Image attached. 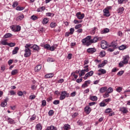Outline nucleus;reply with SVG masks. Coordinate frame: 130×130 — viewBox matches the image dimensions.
I'll return each mask as SVG.
<instances>
[{
	"instance_id": "52",
	"label": "nucleus",
	"mask_w": 130,
	"mask_h": 130,
	"mask_svg": "<svg viewBox=\"0 0 130 130\" xmlns=\"http://www.w3.org/2000/svg\"><path fill=\"white\" fill-rule=\"evenodd\" d=\"M30 19L31 20H37V19H38V17H37V16H36L35 15H32L31 16Z\"/></svg>"
},
{
	"instance_id": "9",
	"label": "nucleus",
	"mask_w": 130,
	"mask_h": 130,
	"mask_svg": "<svg viewBox=\"0 0 130 130\" xmlns=\"http://www.w3.org/2000/svg\"><path fill=\"white\" fill-rule=\"evenodd\" d=\"M90 84H91V80L86 81L84 82V83L82 85L81 87L83 88H87Z\"/></svg>"
},
{
	"instance_id": "33",
	"label": "nucleus",
	"mask_w": 130,
	"mask_h": 130,
	"mask_svg": "<svg viewBox=\"0 0 130 130\" xmlns=\"http://www.w3.org/2000/svg\"><path fill=\"white\" fill-rule=\"evenodd\" d=\"M13 36V35L11 33H8L6 34L4 36V38H10V37H12Z\"/></svg>"
},
{
	"instance_id": "1",
	"label": "nucleus",
	"mask_w": 130,
	"mask_h": 130,
	"mask_svg": "<svg viewBox=\"0 0 130 130\" xmlns=\"http://www.w3.org/2000/svg\"><path fill=\"white\" fill-rule=\"evenodd\" d=\"M123 60L121 61L119 63V67L122 68L124 64H127L128 63V60H129V56L128 55H125L123 56Z\"/></svg>"
},
{
	"instance_id": "60",
	"label": "nucleus",
	"mask_w": 130,
	"mask_h": 130,
	"mask_svg": "<svg viewBox=\"0 0 130 130\" xmlns=\"http://www.w3.org/2000/svg\"><path fill=\"white\" fill-rule=\"evenodd\" d=\"M89 92H90V89H89V88H87L84 91L83 94H88Z\"/></svg>"
},
{
	"instance_id": "34",
	"label": "nucleus",
	"mask_w": 130,
	"mask_h": 130,
	"mask_svg": "<svg viewBox=\"0 0 130 130\" xmlns=\"http://www.w3.org/2000/svg\"><path fill=\"white\" fill-rule=\"evenodd\" d=\"M17 74H18V70L17 69L14 70L11 72L12 76H15V75H17Z\"/></svg>"
},
{
	"instance_id": "39",
	"label": "nucleus",
	"mask_w": 130,
	"mask_h": 130,
	"mask_svg": "<svg viewBox=\"0 0 130 130\" xmlns=\"http://www.w3.org/2000/svg\"><path fill=\"white\" fill-rule=\"evenodd\" d=\"M36 129H37V130H42V126H41V124H37Z\"/></svg>"
},
{
	"instance_id": "11",
	"label": "nucleus",
	"mask_w": 130,
	"mask_h": 130,
	"mask_svg": "<svg viewBox=\"0 0 130 130\" xmlns=\"http://www.w3.org/2000/svg\"><path fill=\"white\" fill-rule=\"evenodd\" d=\"M9 101V98L7 97L6 99L4 100V101L2 102L1 104V106L2 107H6L7 105V102Z\"/></svg>"
},
{
	"instance_id": "37",
	"label": "nucleus",
	"mask_w": 130,
	"mask_h": 130,
	"mask_svg": "<svg viewBox=\"0 0 130 130\" xmlns=\"http://www.w3.org/2000/svg\"><path fill=\"white\" fill-rule=\"evenodd\" d=\"M44 10H45V7L43 6V7L39 8L37 9V12H42L43 11H44Z\"/></svg>"
},
{
	"instance_id": "29",
	"label": "nucleus",
	"mask_w": 130,
	"mask_h": 130,
	"mask_svg": "<svg viewBox=\"0 0 130 130\" xmlns=\"http://www.w3.org/2000/svg\"><path fill=\"white\" fill-rule=\"evenodd\" d=\"M108 32H109V29L106 28L101 31V34H106V33H108Z\"/></svg>"
},
{
	"instance_id": "7",
	"label": "nucleus",
	"mask_w": 130,
	"mask_h": 130,
	"mask_svg": "<svg viewBox=\"0 0 130 130\" xmlns=\"http://www.w3.org/2000/svg\"><path fill=\"white\" fill-rule=\"evenodd\" d=\"M96 51H97V50L95 48H89L87 49V52L90 53V54H93V53H95Z\"/></svg>"
},
{
	"instance_id": "23",
	"label": "nucleus",
	"mask_w": 130,
	"mask_h": 130,
	"mask_svg": "<svg viewBox=\"0 0 130 130\" xmlns=\"http://www.w3.org/2000/svg\"><path fill=\"white\" fill-rule=\"evenodd\" d=\"M64 130H70L71 129V125L69 124H65L63 126Z\"/></svg>"
},
{
	"instance_id": "49",
	"label": "nucleus",
	"mask_w": 130,
	"mask_h": 130,
	"mask_svg": "<svg viewBox=\"0 0 130 130\" xmlns=\"http://www.w3.org/2000/svg\"><path fill=\"white\" fill-rule=\"evenodd\" d=\"M116 91L117 92H118V93H120L121 91H122V87H118L117 89H116Z\"/></svg>"
},
{
	"instance_id": "25",
	"label": "nucleus",
	"mask_w": 130,
	"mask_h": 130,
	"mask_svg": "<svg viewBox=\"0 0 130 130\" xmlns=\"http://www.w3.org/2000/svg\"><path fill=\"white\" fill-rule=\"evenodd\" d=\"M98 72L101 73L102 75H105L106 74V70L105 69H100L98 70Z\"/></svg>"
},
{
	"instance_id": "6",
	"label": "nucleus",
	"mask_w": 130,
	"mask_h": 130,
	"mask_svg": "<svg viewBox=\"0 0 130 130\" xmlns=\"http://www.w3.org/2000/svg\"><path fill=\"white\" fill-rule=\"evenodd\" d=\"M101 46L103 49H106L108 46V44H107V42L102 41Z\"/></svg>"
},
{
	"instance_id": "64",
	"label": "nucleus",
	"mask_w": 130,
	"mask_h": 130,
	"mask_svg": "<svg viewBox=\"0 0 130 130\" xmlns=\"http://www.w3.org/2000/svg\"><path fill=\"white\" fill-rule=\"evenodd\" d=\"M17 95H18V96H22V95H23V92H22L21 91H18L17 92Z\"/></svg>"
},
{
	"instance_id": "35",
	"label": "nucleus",
	"mask_w": 130,
	"mask_h": 130,
	"mask_svg": "<svg viewBox=\"0 0 130 130\" xmlns=\"http://www.w3.org/2000/svg\"><path fill=\"white\" fill-rule=\"evenodd\" d=\"M103 101H104V102H105L106 104H108V103H109V102L111 101V99L110 98L106 99L104 100Z\"/></svg>"
},
{
	"instance_id": "19",
	"label": "nucleus",
	"mask_w": 130,
	"mask_h": 130,
	"mask_svg": "<svg viewBox=\"0 0 130 130\" xmlns=\"http://www.w3.org/2000/svg\"><path fill=\"white\" fill-rule=\"evenodd\" d=\"M98 38H97V37H94L93 39H90L91 44H92V43H96V42H98Z\"/></svg>"
},
{
	"instance_id": "46",
	"label": "nucleus",
	"mask_w": 130,
	"mask_h": 130,
	"mask_svg": "<svg viewBox=\"0 0 130 130\" xmlns=\"http://www.w3.org/2000/svg\"><path fill=\"white\" fill-rule=\"evenodd\" d=\"M7 45H8V46H10V47H14V46H15L16 45V43H8V44Z\"/></svg>"
},
{
	"instance_id": "5",
	"label": "nucleus",
	"mask_w": 130,
	"mask_h": 130,
	"mask_svg": "<svg viewBox=\"0 0 130 130\" xmlns=\"http://www.w3.org/2000/svg\"><path fill=\"white\" fill-rule=\"evenodd\" d=\"M24 57H29L31 55V50L30 49H25L24 50Z\"/></svg>"
},
{
	"instance_id": "16",
	"label": "nucleus",
	"mask_w": 130,
	"mask_h": 130,
	"mask_svg": "<svg viewBox=\"0 0 130 130\" xmlns=\"http://www.w3.org/2000/svg\"><path fill=\"white\" fill-rule=\"evenodd\" d=\"M107 62H108L107 60H105L102 62V63L99 64L98 67L99 68H103V67H104L105 64H107Z\"/></svg>"
},
{
	"instance_id": "41",
	"label": "nucleus",
	"mask_w": 130,
	"mask_h": 130,
	"mask_svg": "<svg viewBox=\"0 0 130 130\" xmlns=\"http://www.w3.org/2000/svg\"><path fill=\"white\" fill-rule=\"evenodd\" d=\"M107 105V104L105 103L104 101H103L100 104V106L101 107H105Z\"/></svg>"
},
{
	"instance_id": "57",
	"label": "nucleus",
	"mask_w": 130,
	"mask_h": 130,
	"mask_svg": "<svg viewBox=\"0 0 130 130\" xmlns=\"http://www.w3.org/2000/svg\"><path fill=\"white\" fill-rule=\"evenodd\" d=\"M85 75V72L83 70L81 71V73L79 74V77H82Z\"/></svg>"
},
{
	"instance_id": "53",
	"label": "nucleus",
	"mask_w": 130,
	"mask_h": 130,
	"mask_svg": "<svg viewBox=\"0 0 130 130\" xmlns=\"http://www.w3.org/2000/svg\"><path fill=\"white\" fill-rule=\"evenodd\" d=\"M70 34L72 35V34H74V32H75V28H71L70 29Z\"/></svg>"
},
{
	"instance_id": "40",
	"label": "nucleus",
	"mask_w": 130,
	"mask_h": 130,
	"mask_svg": "<svg viewBox=\"0 0 130 130\" xmlns=\"http://www.w3.org/2000/svg\"><path fill=\"white\" fill-rule=\"evenodd\" d=\"M126 48V46L124 45H122L119 47L120 50H124Z\"/></svg>"
},
{
	"instance_id": "3",
	"label": "nucleus",
	"mask_w": 130,
	"mask_h": 130,
	"mask_svg": "<svg viewBox=\"0 0 130 130\" xmlns=\"http://www.w3.org/2000/svg\"><path fill=\"white\" fill-rule=\"evenodd\" d=\"M10 28L13 32H19V31H21V26L20 25H13L10 26Z\"/></svg>"
},
{
	"instance_id": "63",
	"label": "nucleus",
	"mask_w": 130,
	"mask_h": 130,
	"mask_svg": "<svg viewBox=\"0 0 130 130\" xmlns=\"http://www.w3.org/2000/svg\"><path fill=\"white\" fill-rule=\"evenodd\" d=\"M48 114L50 116H51L53 114V110H51L49 111Z\"/></svg>"
},
{
	"instance_id": "48",
	"label": "nucleus",
	"mask_w": 130,
	"mask_h": 130,
	"mask_svg": "<svg viewBox=\"0 0 130 130\" xmlns=\"http://www.w3.org/2000/svg\"><path fill=\"white\" fill-rule=\"evenodd\" d=\"M50 26L51 28H55V27L56 26V23L51 22L50 24Z\"/></svg>"
},
{
	"instance_id": "59",
	"label": "nucleus",
	"mask_w": 130,
	"mask_h": 130,
	"mask_svg": "<svg viewBox=\"0 0 130 130\" xmlns=\"http://www.w3.org/2000/svg\"><path fill=\"white\" fill-rule=\"evenodd\" d=\"M77 123L78 124V125H80L82 126L83 125V121H82V120H79L77 121Z\"/></svg>"
},
{
	"instance_id": "2",
	"label": "nucleus",
	"mask_w": 130,
	"mask_h": 130,
	"mask_svg": "<svg viewBox=\"0 0 130 130\" xmlns=\"http://www.w3.org/2000/svg\"><path fill=\"white\" fill-rule=\"evenodd\" d=\"M91 38H92L91 36H87L85 39H82V43L84 44V45H86V46H89L91 44Z\"/></svg>"
},
{
	"instance_id": "62",
	"label": "nucleus",
	"mask_w": 130,
	"mask_h": 130,
	"mask_svg": "<svg viewBox=\"0 0 130 130\" xmlns=\"http://www.w3.org/2000/svg\"><path fill=\"white\" fill-rule=\"evenodd\" d=\"M35 98H36V96H35V95H31L29 96V99L30 100H33L34 99H35Z\"/></svg>"
},
{
	"instance_id": "61",
	"label": "nucleus",
	"mask_w": 130,
	"mask_h": 130,
	"mask_svg": "<svg viewBox=\"0 0 130 130\" xmlns=\"http://www.w3.org/2000/svg\"><path fill=\"white\" fill-rule=\"evenodd\" d=\"M42 106H46V101L43 100L42 101Z\"/></svg>"
},
{
	"instance_id": "12",
	"label": "nucleus",
	"mask_w": 130,
	"mask_h": 130,
	"mask_svg": "<svg viewBox=\"0 0 130 130\" xmlns=\"http://www.w3.org/2000/svg\"><path fill=\"white\" fill-rule=\"evenodd\" d=\"M103 12L104 16H106V17H109V16H110V13H109V10H108V8H105L104 9Z\"/></svg>"
},
{
	"instance_id": "8",
	"label": "nucleus",
	"mask_w": 130,
	"mask_h": 130,
	"mask_svg": "<svg viewBox=\"0 0 130 130\" xmlns=\"http://www.w3.org/2000/svg\"><path fill=\"white\" fill-rule=\"evenodd\" d=\"M93 74L94 72L93 71H91L85 75V76L83 77V79L84 80H87V78H89V77H92Z\"/></svg>"
},
{
	"instance_id": "38",
	"label": "nucleus",
	"mask_w": 130,
	"mask_h": 130,
	"mask_svg": "<svg viewBox=\"0 0 130 130\" xmlns=\"http://www.w3.org/2000/svg\"><path fill=\"white\" fill-rule=\"evenodd\" d=\"M112 112V109L110 108H107L105 111V113H111Z\"/></svg>"
},
{
	"instance_id": "50",
	"label": "nucleus",
	"mask_w": 130,
	"mask_h": 130,
	"mask_svg": "<svg viewBox=\"0 0 130 130\" xmlns=\"http://www.w3.org/2000/svg\"><path fill=\"white\" fill-rule=\"evenodd\" d=\"M82 27V24H77L75 26V29H80V28H81Z\"/></svg>"
},
{
	"instance_id": "15",
	"label": "nucleus",
	"mask_w": 130,
	"mask_h": 130,
	"mask_svg": "<svg viewBox=\"0 0 130 130\" xmlns=\"http://www.w3.org/2000/svg\"><path fill=\"white\" fill-rule=\"evenodd\" d=\"M30 48H32L33 50H35L36 51H38L39 50H40V48L37 45H34L30 47Z\"/></svg>"
},
{
	"instance_id": "31",
	"label": "nucleus",
	"mask_w": 130,
	"mask_h": 130,
	"mask_svg": "<svg viewBox=\"0 0 130 130\" xmlns=\"http://www.w3.org/2000/svg\"><path fill=\"white\" fill-rule=\"evenodd\" d=\"M110 46H112V47H113L114 48H116V47L117 46V44L116 43V42H113L111 43Z\"/></svg>"
},
{
	"instance_id": "18",
	"label": "nucleus",
	"mask_w": 130,
	"mask_h": 130,
	"mask_svg": "<svg viewBox=\"0 0 130 130\" xmlns=\"http://www.w3.org/2000/svg\"><path fill=\"white\" fill-rule=\"evenodd\" d=\"M56 47H57V44H54L52 46H50V49L49 50H50L51 51H54L55 49H56Z\"/></svg>"
},
{
	"instance_id": "56",
	"label": "nucleus",
	"mask_w": 130,
	"mask_h": 130,
	"mask_svg": "<svg viewBox=\"0 0 130 130\" xmlns=\"http://www.w3.org/2000/svg\"><path fill=\"white\" fill-rule=\"evenodd\" d=\"M53 103L54 105H57V104H59V100H55Z\"/></svg>"
},
{
	"instance_id": "20",
	"label": "nucleus",
	"mask_w": 130,
	"mask_h": 130,
	"mask_svg": "<svg viewBox=\"0 0 130 130\" xmlns=\"http://www.w3.org/2000/svg\"><path fill=\"white\" fill-rule=\"evenodd\" d=\"M107 90V87L105 86L103 87H102L100 89V93H104V92H106Z\"/></svg>"
},
{
	"instance_id": "4",
	"label": "nucleus",
	"mask_w": 130,
	"mask_h": 130,
	"mask_svg": "<svg viewBox=\"0 0 130 130\" xmlns=\"http://www.w3.org/2000/svg\"><path fill=\"white\" fill-rule=\"evenodd\" d=\"M70 96L69 93H67V91H63L61 92V95L59 97L60 100H64V99H66V97H69Z\"/></svg>"
},
{
	"instance_id": "36",
	"label": "nucleus",
	"mask_w": 130,
	"mask_h": 130,
	"mask_svg": "<svg viewBox=\"0 0 130 130\" xmlns=\"http://www.w3.org/2000/svg\"><path fill=\"white\" fill-rule=\"evenodd\" d=\"M44 48H45V49H47V50H49L50 48V45L49 44H45L43 46Z\"/></svg>"
},
{
	"instance_id": "43",
	"label": "nucleus",
	"mask_w": 130,
	"mask_h": 130,
	"mask_svg": "<svg viewBox=\"0 0 130 130\" xmlns=\"http://www.w3.org/2000/svg\"><path fill=\"white\" fill-rule=\"evenodd\" d=\"M119 14H122V12L124 11V8L123 7H121L118 9V10Z\"/></svg>"
},
{
	"instance_id": "28",
	"label": "nucleus",
	"mask_w": 130,
	"mask_h": 130,
	"mask_svg": "<svg viewBox=\"0 0 130 130\" xmlns=\"http://www.w3.org/2000/svg\"><path fill=\"white\" fill-rule=\"evenodd\" d=\"M48 21H49V20L47 18V17H46L43 19L42 24H43V25H46V24L48 23Z\"/></svg>"
},
{
	"instance_id": "27",
	"label": "nucleus",
	"mask_w": 130,
	"mask_h": 130,
	"mask_svg": "<svg viewBox=\"0 0 130 130\" xmlns=\"http://www.w3.org/2000/svg\"><path fill=\"white\" fill-rule=\"evenodd\" d=\"M90 100H91V101H97L98 100V98L95 96H90L89 97Z\"/></svg>"
},
{
	"instance_id": "42",
	"label": "nucleus",
	"mask_w": 130,
	"mask_h": 130,
	"mask_svg": "<svg viewBox=\"0 0 130 130\" xmlns=\"http://www.w3.org/2000/svg\"><path fill=\"white\" fill-rule=\"evenodd\" d=\"M0 44H1L2 45H8V43L7 42V41H6V40H3V41H2L0 42Z\"/></svg>"
},
{
	"instance_id": "51",
	"label": "nucleus",
	"mask_w": 130,
	"mask_h": 130,
	"mask_svg": "<svg viewBox=\"0 0 130 130\" xmlns=\"http://www.w3.org/2000/svg\"><path fill=\"white\" fill-rule=\"evenodd\" d=\"M124 73V71H119L118 73H117V76H122V75H123V73Z\"/></svg>"
},
{
	"instance_id": "10",
	"label": "nucleus",
	"mask_w": 130,
	"mask_h": 130,
	"mask_svg": "<svg viewBox=\"0 0 130 130\" xmlns=\"http://www.w3.org/2000/svg\"><path fill=\"white\" fill-rule=\"evenodd\" d=\"M76 17L79 19V20H82V19H84L85 17V14H81V12H78L76 14Z\"/></svg>"
},
{
	"instance_id": "58",
	"label": "nucleus",
	"mask_w": 130,
	"mask_h": 130,
	"mask_svg": "<svg viewBox=\"0 0 130 130\" xmlns=\"http://www.w3.org/2000/svg\"><path fill=\"white\" fill-rule=\"evenodd\" d=\"M82 22H83L82 20L79 21L76 19L74 20V23L75 24H79V23H82Z\"/></svg>"
},
{
	"instance_id": "45",
	"label": "nucleus",
	"mask_w": 130,
	"mask_h": 130,
	"mask_svg": "<svg viewBox=\"0 0 130 130\" xmlns=\"http://www.w3.org/2000/svg\"><path fill=\"white\" fill-rule=\"evenodd\" d=\"M24 9H25V8L18 6L16 7V10L17 11H23V10H24Z\"/></svg>"
},
{
	"instance_id": "44",
	"label": "nucleus",
	"mask_w": 130,
	"mask_h": 130,
	"mask_svg": "<svg viewBox=\"0 0 130 130\" xmlns=\"http://www.w3.org/2000/svg\"><path fill=\"white\" fill-rule=\"evenodd\" d=\"M105 54H106L105 51H102L100 53V56H102V57H104V56H105Z\"/></svg>"
},
{
	"instance_id": "22",
	"label": "nucleus",
	"mask_w": 130,
	"mask_h": 130,
	"mask_svg": "<svg viewBox=\"0 0 130 130\" xmlns=\"http://www.w3.org/2000/svg\"><path fill=\"white\" fill-rule=\"evenodd\" d=\"M18 51H19V47H15L12 51V54H17V53H18Z\"/></svg>"
},
{
	"instance_id": "32",
	"label": "nucleus",
	"mask_w": 130,
	"mask_h": 130,
	"mask_svg": "<svg viewBox=\"0 0 130 130\" xmlns=\"http://www.w3.org/2000/svg\"><path fill=\"white\" fill-rule=\"evenodd\" d=\"M113 92V88L112 87H109L108 89L107 88V92L109 93V94H110V93H112Z\"/></svg>"
},
{
	"instance_id": "26",
	"label": "nucleus",
	"mask_w": 130,
	"mask_h": 130,
	"mask_svg": "<svg viewBox=\"0 0 130 130\" xmlns=\"http://www.w3.org/2000/svg\"><path fill=\"white\" fill-rule=\"evenodd\" d=\"M45 130H56V127L53 125H51L47 127Z\"/></svg>"
},
{
	"instance_id": "24",
	"label": "nucleus",
	"mask_w": 130,
	"mask_h": 130,
	"mask_svg": "<svg viewBox=\"0 0 130 130\" xmlns=\"http://www.w3.org/2000/svg\"><path fill=\"white\" fill-rule=\"evenodd\" d=\"M53 76H54V75H53V74L50 73V74L46 75L45 76V79H50V78H52V77H53Z\"/></svg>"
},
{
	"instance_id": "21",
	"label": "nucleus",
	"mask_w": 130,
	"mask_h": 130,
	"mask_svg": "<svg viewBox=\"0 0 130 130\" xmlns=\"http://www.w3.org/2000/svg\"><path fill=\"white\" fill-rule=\"evenodd\" d=\"M24 19V15L21 14L16 18V21H22Z\"/></svg>"
},
{
	"instance_id": "55",
	"label": "nucleus",
	"mask_w": 130,
	"mask_h": 130,
	"mask_svg": "<svg viewBox=\"0 0 130 130\" xmlns=\"http://www.w3.org/2000/svg\"><path fill=\"white\" fill-rule=\"evenodd\" d=\"M31 44H26L25 46V49H29V47H31Z\"/></svg>"
},
{
	"instance_id": "47",
	"label": "nucleus",
	"mask_w": 130,
	"mask_h": 130,
	"mask_svg": "<svg viewBox=\"0 0 130 130\" xmlns=\"http://www.w3.org/2000/svg\"><path fill=\"white\" fill-rule=\"evenodd\" d=\"M18 5H19L18 2H14L12 5V7L13 8H16V7H17Z\"/></svg>"
},
{
	"instance_id": "30",
	"label": "nucleus",
	"mask_w": 130,
	"mask_h": 130,
	"mask_svg": "<svg viewBox=\"0 0 130 130\" xmlns=\"http://www.w3.org/2000/svg\"><path fill=\"white\" fill-rule=\"evenodd\" d=\"M8 121L9 123H10V124H13L15 123V120L14 119L11 118H8Z\"/></svg>"
},
{
	"instance_id": "14",
	"label": "nucleus",
	"mask_w": 130,
	"mask_h": 130,
	"mask_svg": "<svg viewBox=\"0 0 130 130\" xmlns=\"http://www.w3.org/2000/svg\"><path fill=\"white\" fill-rule=\"evenodd\" d=\"M84 111L87 114H89L91 112V108L89 106H86L84 108Z\"/></svg>"
},
{
	"instance_id": "54",
	"label": "nucleus",
	"mask_w": 130,
	"mask_h": 130,
	"mask_svg": "<svg viewBox=\"0 0 130 130\" xmlns=\"http://www.w3.org/2000/svg\"><path fill=\"white\" fill-rule=\"evenodd\" d=\"M104 98H108L109 97V93H108L107 92H106L104 95H103Z\"/></svg>"
},
{
	"instance_id": "17",
	"label": "nucleus",
	"mask_w": 130,
	"mask_h": 130,
	"mask_svg": "<svg viewBox=\"0 0 130 130\" xmlns=\"http://www.w3.org/2000/svg\"><path fill=\"white\" fill-rule=\"evenodd\" d=\"M42 68V66L41 65H38L35 68V71L36 73H38V72L41 70Z\"/></svg>"
},
{
	"instance_id": "13",
	"label": "nucleus",
	"mask_w": 130,
	"mask_h": 130,
	"mask_svg": "<svg viewBox=\"0 0 130 130\" xmlns=\"http://www.w3.org/2000/svg\"><path fill=\"white\" fill-rule=\"evenodd\" d=\"M119 111H121L122 113H127L128 112L127 109L124 107L120 108Z\"/></svg>"
}]
</instances>
